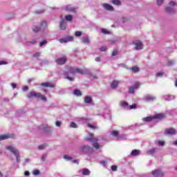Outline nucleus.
I'll use <instances>...</instances> for the list:
<instances>
[{"label": "nucleus", "instance_id": "nucleus-18", "mask_svg": "<svg viewBox=\"0 0 177 177\" xmlns=\"http://www.w3.org/2000/svg\"><path fill=\"white\" fill-rule=\"evenodd\" d=\"M103 8H104L106 10H114V8H113L111 5L108 3L103 4Z\"/></svg>", "mask_w": 177, "mask_h": 177}, {"label": "nucleus", "instance_id": "nucleus-62", "mask_svg": "<svg viewBox=\"0 0 177 177\" xmlns=\"http://www.w3.org/2000/svg\"><path fill=\"white\" fill-rule=\"evenodd\" d=\"M46 128H48V124H46L45 127H41V129H44L45 131Z\"/></svg>", "mask_w": 177, "mask_h": 177}, {"label": "nucleus", "instance_id": "nucleus-11", "mask_svg": "<svg viewBox=\"0 0 177 177\" xmlns=\"http://www.w3.org/2000/svg\"><path fill=\"white\" fill-rule=\"evenodd\" d=\"M176 130L174 128H169L166 129L165 130V135H170L171 136H173V135H175Z\"/></svg>", "mask_w": 177, "mask_h": 177}, {"label": "nucleus", "instance_id": "nucleus-59", "mask_svg": "<svg viewBox=\"0 0 177 177\" xmlns=\"http://www.w3.org/2000/svg\"><path fill=\"white\" fill-rule=\"evenodd\" d=\"M158 145H160V146H164V141H158Z\"/></svg>", "mask_w": 177, "mask_h": 177}, {"label": "nucleus", "instance_id": "nucleus-13", "mask_svg": "<svg viewBox=\"0 0 177 177\" xmlns=\"http://www.w3.org/2000/svg\"><path fill=\"white\" fill-rule=\"evenodd\" d=\"M165 118V115L164 113H158L153 115V120H162Z\"/></svg>", "mask_w": 177, "mask_h": 177}, {"label": "nucleus", "instance_id": "nucleus-52", "mask_svg": "<svg viewBox=\"0 0 177 177\" xmlns=\"http://www.w3.org/2000/svg\"><path fill=\"white\" fill-rule=\"evenodd\" d=\"M11 86H12V87L13 88V89L17 88V85L16 84H15V83H12V84H11Z\"/></svg>", "mask_w": 177, "mask_h": 177}, {"label": "nucleus", "instance_id": "nucleus-3", "mask_svg": "<svg viewBox=\"0 0 177 177\" xmlns=\"http://www.w3.org/2000/svg\"><path fill=\"white\" fill-rule=\"evenodd\" d=\"M85 140H87L88 142H93V147H94L95 150H99V148L102 147V145H100L98 143L99 139L97 138H92L86 137L85 138Z\"/></svg>", "mask_w": 177, "mask_h": 177}, {"label": "nucleus", "instance_id": "nucleus-25", "mask_svg": "<svg viewBox=\"0 0 177 177\" xmlns=\"http://www.w3.org/2000/svg\"><path fill=\"white\" fill-rule=\"evenodd\" d=\"M131 156H133V157L136 156H139V150L138 149H134L131 151Z\"/></svg>", "mask_w": 177, "mask_h": 177}, {"label": "nucleus", "instance_id": "nucleus-21", "mask_svg": "<svg viewBox=\"0 0 177 177\" xmlns=\"http://www.w3.org/2000/svg\"><path fill=\"white\" fill-rule=\"evenodd\" d=\"M132 73H139V67L135 66L129 68Z\"/></svg>", "mask_w": 177, "mask_h": 177}, {"label": "nucleus", "instance_id": "nucleus-7", "mask_svg": "<svg viewBox=\"0 0 177 177\" xmlns=\"http://www.w3.org/2000/svg\"><path fill=\"white\" fill-rule=\"evenodd\" d=\"M55 62L57 64H59V66L66 64V62H67V57L64 56L62 57L57 58Z\"/></svg>", "mask_w": 177, "mask_h": 177}, {"label": "nucleus", "instance_id": "nucleus-54", "mask_svg": "<svg viewBox=\"0 0 177 177\" xmlns=\"http://www.w3.org/2000/svg\"><path fill=\"white\" fill-rule=\"evenodd\" d=\"M24 175H25V176H30V171H25Z\"/></svg>", "mask_w": 177, "mask_h": 177}, {"label": "nucleus", "instance_id": "nucleus-35", "mask_svg": "<svg viewBox=\"0 0 177 177\" xmlns=\"http://www.w3.org/2000/svg\"><path fill=\"white\" fill-rule=\"evenodd\" d=\"M120 104L122 107H128V102H122Z\"/></svg>", "mask_w": 177, "mask_h": 177}, {"label": "nucleus", "instance_id": "nucleus-12", "mask_svg": "<svg viewBox=\"0 0 177 177\" xmlns=\"http://www.w3.org/2000/svg\"><path fill=\"white\" fill-rule=\"evenodd\" d=\"M80 151H82L83 153H88L89 150H91V147L88 145H83L80 149Z\"/></svg>", "mask_w": 177, "mask_h": 177}, {"label": "nucleus", "instance_id": "nucleus-58", "mask_svg": "<svg viewBox=\"0 0 177 177\" xmlns=\"http://www.w3.org/2000/svg\"><path fill=\"white\" fill-rule=\"evenodd\" d=\"M100 60H102V58L100 57H97L95 58V62H100Z\"/></svg>", "mask_w": 177, "mask_h": 177}, {"label": "nucleus", "instance_id": "nucleus-46", "mask_svg": "<svg viewBox=\"0 0 177 177\" xmlns=\"http://www.w3.org/2000/svg\"><path fill=\"white\" fill-rule=\"evenodd\" d=\"M48 41L46 40H44L43 41L40 42L39 44V46H44V45H45V44H47Z\"/></svg>", "mask_w": 177, "mask_h": 177}, {"label": "nucleus", "instance_id": "nucleus-31", "mask_svg": "<svg viewBox=\"0 0 177 177\" xmlns=\"http://www.w3.org/2000/svg\"><path fill=\"white\" fill-rule=\"evenodd\" d=\"M154 153H156V149H149L147 151V154H154Z\"/></svg>", "mask_w": 177, "mask_h": 177}, {"label": "nucleus", "instance_id": "nucleus-37", "mask_svg": "<svg viewBox=\"0 0 177 177\" xmlns=\"http://www.w3.org/2000/svg\"><path fill=\"white\" fill-rule=\"evenodd\" d=\"M101 32H102V34H110V31L104 28L101 29Z\"/></svg>", "mask_w": 177, "mask_h": 177}, {"label": "nucleus", "instance_id": "nucleus-55", "mask_svg": "<svg viewBox=\"0 0 177 177\" xmlns=\"http://www.w3.org/2000/svg\"><path fill=\"white\" fill-rule=\"evenodd\" d=\"M73 164H80V160H73Z\"/></svg>", "mask_w": 177, "mask_h": 177}, {"label": "nucleus", "instance_id": "nucleus-27", "mask_svg": "<svg viewBox=\"0 0 177 177\" xmlns=\"http://www.w3.org/2000/svg\"><path fill=\"white\" fill-rule=\"evenodd\" d=\"M82 42L83 44H89V42H90L89 38H88V37H83V38L82 39Z\"/></svg>", "mask_w": 177, "mask_h": 177}, {"label": "nucleus", "instance_id": "nucleus-10", "mask_svg": "<svg viewBox=\"0 0 177 177\" xmlns=\"http://www.w3.org/2000/svg\"><path fill=\"white\" fill-rule=\"evenodd\" d=\"M133 44L136 45V50H140L143 49V46H142V41L136 40L133 41Z\"/></svg>", "mask_w": 177, "mask_h": 177}, {"label": "nucleus", "instance_id": "nucleus-34", "mask_svg": "<svg viewBox=\"0 0 177 177\" xmlns=\"http://www.w3.org/2000/svg\"><path fill=\"white\" fill-rule=\"evenodd\" d=\"M41 56V53L37 52L35 54H33L32 57H35V59H38Z\"/></svg>", "mask_w": 177, "mask_h": 177}, {"label": "nucleus", "instance_id": "nucleus-15", "mask_svg": "<svg viewBox=\"0 0 177 177\" xmlns=\"http://www.w3.org/2000/svg\"><path fill=\"white\" fill-rule=\"evenodd\" d=\"M154 120V116H148L142 118L143 122H151Z\"/></svg>", "mask_w": 177, "mask_h": 177}, {"label": "nucleus", "instance_id": "nucleus-45", "mask_svg": "<svg viewBox=\"0 0 177 177\" xmlns=\"http://www.w3.org/2000/svg\"><path fill=\"white\" fill-rule=\"evenodd\" d=\"M118 55V50H115L112 52V56H117Z\"/></svg>", "mask_w": 177, "mask_h": 177}, {"label": "nucleus", "instance_id": "nucleus-43", "mask_svg": "<svg viewBox=\"0 0 177 177\" xmlns=\"http://www.w3.org/2000/svg\"><path fill=\"white\" fill-rule=\"evenodd\" d=\"M71 128H77V124H75V122H72L71 123Z\"/></svg>", "mask_w": 177, "mask_h": 177}, {"label": "nucleus", "instance_id": "nucleus-17", "mask_svg": "<svg viewBox=\"0 0 177 177\" xmlns=\"http://www.w3.org/2000/svg\"><path fill=\"white\" fill-rule=\"evenodd\" d=\"M145 100L147 102H153V100H156V97L153 95H147L145 96Z\"/></svg>", "mask_w": 177, "mask_h": 177}, {"label": "nucleus", "instance_id": "nucleus-57", "mask_svg": "<svg viewBox=\"0 0 177 177\" xmlns=\"http://www.w3.org/2000/svg\"><path fill=\"white\" fill-rule=\"evenodd\" d=\"M23 91H28V86H24L23 87Z\"/></svg>", "mask_w": 177, "mask_h": 177}, {"label": "nucleus", "instance_id": "nucleus-1", "mask_svg": "<svg viewBox=\"0 0 177 177\" xmlns=\"http://www.w3.org/2000/svg\"><path fill=\"white\" fill-rule=\"evenodd\" d=\"M91 74V72L86 71V70H82L78 67L76 68H73V67H69L68 68V72H65L64 73V75L65 76V78L66 80H68L69 81H75V79L74 77H70V74H72L73 75L77 74Z\"/></svg>", "mask_w": 177, "mask_h": 177}, {"label": "nucleus", "instance_id": "nucleus-33", "mask_svg": "<svg viewBox=\"0 0 177 177\" xmlns=\"http://www.w3.org/2000/svg\"><path fill=\"white\" fill-rule=\"evenodd\" d=\"M129 93L133 95L135 93V88L133 87H129Z\"/></svg>", "mask_w": 177, "mask_h": 177}, {"label": "nucleus", "instance_id": "nucleus-36", "mask_svg": "<svg viewBox=\"0 0 177 177\" xmlns=\"http://www.w3.org/2000/svg\"><path fill=\"white\" fill-rule=\"evenodd\" d=\"M140 86V83L139 82H136L134 84V86L133 87L134 89H139Z\"/></svg>", "mask_w": 177, "mask_h": 177}, {"label": "nucleus", "instance_id": "nucleus-24", "mask_svg": "<svg viewBox=\"0 0 177 177\" xmlns=\"http://www.w3.org/2000/svg\"><path fill=\"white\" fill-rule=\"evenodd\" d=\"M85 103H91L92 102V97L91 96H86L84 98Z\"/></svg>", "mask_w": 177, "mask_h": 177}, {"label": "nucleus", "instance_id": "nucleus-23", "mask_svg": "<svg viewBox=\"0 0 177 177\" xmlns=\"http://www.w3.org/2000/svg\"><path fill=\"white\" fill-rule=\"evenodd\" d=\"M73 93L75 96H82V93L78 89H75Z\"/></svg>", "mask_w": 177, "mask_h": 177}, {"label": "nucleus", "instance_id": "nucleus-41", "mask_svg": "<svg viewBox=\"0 0 177 177\" xmlns=\"http://www.w3.org/2000/svg\"><path fill=\"white\" fill-rule=\"evenodd\" d=\"M75 35V37H81V35H82V32L80 31H76Z\"/></svg>", "mask_w": 177, "mask_h": 177}, {"label": "nucleus", "instance_id": "nucleus-39", "mask_svg": "<svg viewBox=\"0 0 177 177\" xmlns=\"http://www.w3.org/2000/svg\"><path fill=\"white\" fill-rule=\"evenodd\" d=\"M164 3V0H157L156 1V4L158 6H161V5Z\"/></svg>", "mask_w": 177, "mask_h": 177}, {"label": "nucleus", "instance_id": "nucleus-19", "mask_svg": "<svg viewBox=\"0 0 177 177\" xmlns=\"http://www.w3.org/2000/svg\"><path fill=\"white\" fill-rule=\"evenodd\" d=\"M118 84H120V82L117 81V80H114L113 82H112V83L111 84V88L112 89H115V88H117V86H118Z\"/></svg>", "mask_w": 177, "mask_h": 177}, {"label": "nucleus", "instance_id": "nucleus-4", "mask_svg": "<svg viewBox=\"0 0 177 177\" xmlns=\"http://www.w3.org/2000/svg\"><path fill=\"white\" fill-rule=\"evenodd\" d=\"M7 150H9L10 151H11V153L14 154V156H15L17 162H20V158L19 157V151L16 149V148L12 146H8L7 147Z\"/></svg>", "mask_w": 177, "mask_h": 177}, {"label": "nucleus", "instance_id": "nucleus-51", "mask_svg": "<svg viewBox=\"0 0 177 177\" xmlns=\"http://www.w3.org/2000/svg\"><path fill=\"white\" fill-rule=\"evenodd\" d=\"M164 75L163 73H156V77H162Z\"/></svg>", "mask_w": 177, "mask_h": 177}, {"label": "nucleus", "instance_id": "nucleus-2", "mask_svg": "<svg viewBox=\"0 0 177 177\" xmlns=\"http://www.w3.org/2000/svg\"><path fill=\"white\" fill-rule=\"evenodd\" d=\"M26 97L28 99H32V97H35L36 99H41L43 102H46L47 98L46 96L42 95L41 93H37L35 91H30L26 95Z\"/></svg>", "mask_w": 177, "mask_h": 177}, {"label": "nucleus", "instance_id": "nucleus-30", "mask_svg": "<svg viewBox=\"0 0 177 177\" xmlns=\"http://www.w3.org/2000/svg\"><path fill=\"white\" fill-rule=\"evenodd\" d=\"M165 10L167 12V13H173L174 12V10L172 9V8H170V7H167L165 8Z\"/></svg>", "mask_w": 177, "mask_h": 177}, {"label": "nucleus", "instance_id": "nucleus-32", "mask_svg": "<svg viewBox=\"0 0 177 177\" xmlns=\"http://www.w3.org/2000/svg\"><path fill=\"white\" fill-rule=\"evenodd\" d=\"M112 3H113V5H121V1L120 0H112Z\"/></svg>", "mask_w": 177, "mask_h": 177}, {"label": "nucleus", "instance_id": "nucleus-8", "mask_svg": "<svg viewBox=\"0 0 177 177\" xmlns=\"http://www.w3.org/2000/svg\"><path fill=\"white\" fill-rule=\"evenodd\" d=\"M15 138V134H3L0 136V140H6V139H13Z\"/></svg>", "mask_w": 177, "mask_h": 177}, {"label": "nucleus", "instance_id": "nucleus-14", "mask_svg": "<svg viewBox=\"0 0 177 177\" xmlns=\"http://www.w3.org/2000/svg\"><path fill=\"white\" fill-rule=\"evenodd\" d=\"M41 86H44V88H55V84H50L49 82L41 83Z\"/></svg>", "mask_w": 177, "mask_h": 177}, {"label": "nucleus", "instance_id": "nucleus-38", "mask_svg": "<svg viewBox=\"0 0 177 177\" xmlns=\"http://www.w3.org/2000/svg\"><path fill=\"white\" fill-rule=\"evenodd\" d=\"M88 128H91V129H96V128H97V127H96V125L91 124H88Z\"/></svg>", "mask_w": 177, "mask_h": 177}, {"label": "nucleus", "instance_id": "nucleus-49", "mask_svg": "<svg viewBox=\"0 0 177 177\" xmlns=\"http://www.w3.org/2000/svg\"><path fill=\"white\" fill-rule=\"evenodd\" d=\"M174 62L171 60V61H168L167 62V66H172V64H174Z\"/></svg>", "mask_w": 177, "mask_h": 177}, {"label": "nucleus", "instance_id": "nucleus-5", "mask_svg": "<svg viewBox=\"0 0 177 177\" xmlns=\"http://www.w3.org/2000/svg\"><path fill=\"white\" fill-rule=\"evenodd\" d=\"M71 41H74V37L73 36H68L65 38L59 39L60 44H67V42H71Z\"/></svg>", "mask_w": 177, "mask_h": 177}, {"label": "nucleus", "instance_id": "nucleus-53", "mask_svg": "<svg viewBox=\"0 0 177 177\" xmlns=\"http://www.w3.org/2000/svg\"><path fill=\"white\" fill-rule=\"evenodd\" d=\"M175 3H176L175 1H171L169 2V6H175Z\"/></svg>", "mask_w": 177, "mask_h": 177}, {"label": "nucleus", "instance_id": "nucleus-40", "mask_svg": "<svg viewBox=\"0 0 177 177\" xmlns=\"http://www.w3.org/2000/svg\"><path fill=\"white\" fill-rule=\"evenodd\" d=\"M46 147V144H43L39 146V150H44Z\"/></svg>", "mask_w": 177, "mask_h": 177}, {"label": "nucleus", "instance_id": "nucleus-26", "mask_svg": "<svg viewBox=\"0 0 177 177\" xmlns=\"http://www.w3.org/2000/svg\"><path fill=\"white\" fill-rule=\"evenodd\" d=\"M63 158L64 160H66V161H70V160H73V157H71V156H70L68 155H64L63 156Z\"/></svg>", "mask_w": 177, "mask_h": 177}, {"label": "nucleus", "instance_id": "nucleus-9", "mask_svg": "<svg viewBox=\"0 0 177 177\" xmlns=\"http://www.w3.org/2000/svg\"><path fill=\"white\" fill-rule=\"evenodd\" d=\"M151 174L153 177H164V172L160 170H153Z\"/></svg>", "mask_w": 177, "mask_h": 177}, {"label": "nucleus", "instance_id": "nucleus-16", "mask_svg": "<svg viewBox=\"0 0 177 177\" xmlns=\"http://www.w3.org/2000/svg\"><path fill=\"white\" fill-rule=\"evenodd\" d=\"M65 10H68V12H75L76 8L71 5H68L65 7Z\"/></svg>", "mask_w": 177, "mask_h": 177}, {"label": "nucleus", "instance_id": "nucleus-42", "mask_svg": "<svg viewBox=\"0 0 177 177\" xmlns=\"http://www.w3.org/2000/svg\"><path fill=\"white\" fill-rule=\"evenodd\" d=\"M136 107H138V105H136V104H133L131 106H129V109L132 110V109H136Z\"/></svg>", "mask_w": 177, "mask_h": 177}, {"label": "nucleus", "instance_id": "nucleus-64", "mask_svg": "<svg viewBox=\"0 0 177 177\" xmlns=\"http://www.w3.org/2000/svg\"><path fill=\"white\" fill-rule=\"evenodd\" d=\"M174 145L175 146H177V140L174 142Z\"/></svg>", "mask_w": 177, "mask_h": 177}, {"label": "nucleus", "instance_id": "nucleus-63", "mask_svg": "<svg viewBox=\"0 0 177 177\" xmlns=\"http://www.w3.org/2000/svg\"><path fill=\"white\" fill-rule=\"evenodd\" d=\"M89 136H90V138H93V136H95V134L90 133Z\"/></svg>", "mask_w": 177, "mask_h": 177}, {"label": "nucleus", "instance_id": "nucleus-20", "mask_svg": "<svg viewBox=\"0 0 177 177\" xmlns=\"http://www.w3.org/2000/svg\"><path fill=\"white\" fill-rule=\"evenodd\" d=\"M59 28H61V30H66V28H67V25L66 24V22H64V21H62L60 24H59Z\"/></svg>", "mask_w": 177, "mask_h": 177}, {"label": "nucleus", "instance_id": "nucleus-44", "mask_svg": "<svg viewBox=\"0 0 177 177\" xmlns=\"http://www.w3.org/2000/svg\"><path fill=\"white\" fill-rule=\"evenodd\" d=\"M100 50L101 52H106V50H107V47H106V46H102V47L100 49Z\"/></svg>", "mask_w": 177, "mask_h": 177}, {"label": "nucleus", "instance_id": "nucleus-28", "mask_svg": "<svg viewBox=\"0 0 177 177\" xmlns=\"http://www.w3.org/2000/svg\"><path fill=\"white\" fill-rule=\"evenodd\" d=\"M65 19H66V20H67V21H73V15H66Z\"/></svg>", "mask_w": 177, "mask_h": 177}, {"label": "nucleus", "instance_id": "nucleus-6", "mask_svg": "<svg viewBox=\"0 0 177 177\" xmlns=\"http://www.w3.org/2000/svg\"><path fill=\"white\" fill-rule=\"evenodd\" d=\"M46 26H47L46 21H42L41 24V28H39L38 26H34L32 28V31L34 32H38L41 30V28H45V27H46Z\"/></svg>", "mask_w": 177, "mask_h": 177}, {"label": "nucleus", "instance_id": "nucleus-29", "mask_svg": "<svg viewBox=\"0 0 177 177\" xmlns=\"http://www.w3.org/2000/svg\"><path fill=\"white\" fill-rule=\"evenodd\" d=\"M111 134L112 135V136L117 137L120 135V132H118V131L113 130L111 131Z\"/></svg>", "mask_w": 177, "mask_h": 177}, {"label": "nucleus", "instance_id": "nucleus-60", "mask_svg": "<svg viewBox=\"0 0 177 177\" xmlns=\"http://www.w3.org/2000/svg\"><path fill=\"white\" fill-rule=\"evenodd\" d=\"M45 158H46V155H43L42 157H41V160L42 161H45Z\"/></svg>", "mask_w": 177, "mask_h": 177}, {"label": "nucleus", "instance_id": "nucleus-47", "mask_svg": "<svg viewBox=\"0 0 177 177\" xmlns=\"http://www.w3.org/2000/svg\"><path fill=\"white\" fill-rule=\"evenodd\" d=\"M33 175H35V176L39 175V170H35L33 171Z\"/></svg>", "mask_w": 177, "mask_h": 177}, {"label": "nucleus", "instance_id": "nucleus-50", "mask_svg": "<svg viewBox=\"0 0 177 177\" xmlns=\"http://www.w3.org/2000/svg\"><path fill=\"white\" fill-rule=\"evenodd\" d=\"M56 127H61L62 122L60 121H57L55 122Z\"/></svg>", "mask_w": 177, "mask_h": 177}, {"label": "nucleus", "instance_id": "nucleus-22", "mask_svg": "<svg viewBox=\"0 0 177 177\" xmlns=\"http://www.w3.org/2000/svg\"><path fill=\"white\" fill-rule=\"evenodd\" d=\"M82 175L89 176V175H91V171H89V169H83Z\"/></svg>", "mask_w": 177, "mask_h": 177}, {"label": "nucleus", "instance_id": "nucleus-56", "mask_svg": "<svg viewBox=\"0 0 177 177\" xmlns=\"http://www.w3.org/2000/svg\"><path fill=\"white\" fill-rule=\"evenodd\" d=\"M2 64H8V62L5 61H0V66H2Z\"/></svg>", "mask_w": 177, "mask_h": 177}, {"label": "nucleus", "instance_id": "nucleus-48", "mask_svg": "<svg viewBox=\"0 0 177 177\" xmlns=\"http://www.w3.org/2000/svg\"><path fill=\"white\" fill-rule=\"evenodd\" d=\"M117 166H115V165H113L112 167H111V169H112V171H117Z\"/></svg>", "mask_w": 177, "mask_h": 177}, {"label": "nucleus", "instance_id": "nucleus-61", "mask_svg": "<svg viewBox=\"0 0 177 177\" xmlns=\"http://www.w3.org/2000/svg\"><path fill=\"white\" fill-rule=\"evenodd\" d=\"M107 162L104 161V160H102L100 162V164H102V165H106Z\"/></svg>", "mask_w": 177, "mask_h": 177}]
</instances>
